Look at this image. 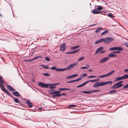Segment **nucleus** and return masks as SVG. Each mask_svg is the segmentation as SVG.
<instances>
[{
	"label": "nucleus",
	"instance_id": "nucleus-32",
	"mask_svg": "<svg viewBox=\"0 0 128 128\" xmlns=\"http://www.w3.org/2000/svg\"><path fill=\"white\" fill-rule=\"evenodd\" d=\"M117 50L118 51H121L122 50H123V48L121 47L117 46Z\"/></svg>",
	"mask_w": 128,
	"mask_h": 128
},
{
	"label": "nucleus",
	"instance_id": "nucleus-4",
	"mask_svg": "<svg viewBox=\"0 0 128 128\" xmlns=\"http://www.w3.org/2000/svg\"><path fill=\"white\" fill-rule=\"evenodd\" d=\"M102 86H103V81L98 82L94 83L93 86L94 88H96Z\"/></svg>",
	"mask_w": 128,
	"mask_h": 128
},
{
	"label": "nucleus",
	"instance_id": "nucleus-33",
	"mask_svg": "<svg viewBox=\"0 0 128 128\" xmlns=\"http://www.w3.org/2000/svg\"><path fill=\"white\" fill-rule=\"evenodd\" d=\"M103 28H99L96 30L95 32L96 33H98L99 32L100 30H102Z\"/></svg>",
	"mask_w": 128,
	"mask_h": 128
},
{
	"label": "nucleus",
	"instance_id": "nucleus-25",
	"mask_svg": "<svg viewBox=\"0 0 128 128\" xmlns=\"http://www.w3.org/2000/svg\"><path fill=\"white\" fill-rule=\"evenodd\" d=\"M48 88H50L52 89L55 88H56V87L54 85H48Z\"/></svg>",
	"mask_w": 128,
	"mask_h": 128
},
{
	"label": "nucleus",
	"instance_id": "nucleus-39",
	"mask_svg": "<svg viewBox=\"0 0 128 128\" xmlns=\"http://www.w3.org/2000/svg\"><path fill=\"white\" fill-rule=\"evenodd\" d=\"M42 57L40 56H36L35 57H34V58H33V59L34 60L37 59H38L39 58H42Z\"/></svg>",
	"mask_w": 128,
	"mask_h": 128
},
{
	"label": "nucleus",
	"instance_id": "nucleus-60",
	"mask_svg": "<svg viewBox=\"0 0 128 128\" xmlns=\"http://www.w3.org/2000/svg\"><path fill=\"white\" fill-rule=\"evenodd\" d=\"M48 91L49 92L52 91V92H53L54 91H56L54 90H49Z\"/></svg>",
	"mask_w": 128,
	"mask_h": 128
},
{
	"label": "nucleus",
	"instance_id": "nucleus-21",
	"mask_svg": "<svg viewBox=\"0 0 128 128\" xmlns=\"http://www.w3.org/2000/svg\"><path fill=\"white\" fill-rule=\"evenodd\" d=\"M58 90H62L63 91L64 90H71V89L68 88H58Z\"/></svg>",
	"mask_w": 128,
	"mask_h": 128
},
{
	"label": "nucleus",
	"instance_id": "nucleus-1",
	"mask_svg": "<svg viewBox=\"0 0 128 128\" xmlns=\"http://www.w3.org/2000/svg\"><path fill=\"white\" fill-rule=\"evenodd\" d=\"M49 94H53L52 96V97L54 98L55 97H59L63 96H66L67 94L66 93H63L62 94H60L61 92L59 90L54 91L53 92H49Z\"/></svg>",
	"mask_w": 128,
	"mask_h": 128
},
{
	"label": "nucleus",
	"instance_id": "nucleus-26",
	"mask_svg": "<svg viewBox=\"0 0 128 128\" xmlns=\"http://www.w3.org/2000/svg\"><path fill=\"white\" fill-rule=\"evenodd\" d=\"M107 16L111 18H114L115 17L113 15V14L111 13H109L107 15Z\"/></svg>",
	"mask_w": 128,
	"mask_h": 128
},
{
	"label": "nucleus",
	"instance_id": "nucleus-52",
	"mask_svg": "<svg viewBox=\"0 0 128 128\" xmlns=\"http://www.w3.org/2000/svg\"><path fill=\"white\" fill-rule=\"evenodd\" d=\"M121 52L120 51H113L112 52V53H116V54H119Z\"/></svg>",
	"mask_w": 128,
	"mask_h": 128
},
{
	"label": "nucleus",
	"instance_id": "nucleus-14",
	"mask_svg": "<svg viewBox=\"0 0 128 128\" xmlns=\"http://www.w3.org/2000/svg\"><path fill=\"white\" fill-rule=\"evenodd\" d=\"M80 49H78L73 51H72L70 52H68L66 53V54H74L78 52Z\"/></svg>",
	"mask_w": 128,
	"mask_h": 128
},
{
	"label": "nucleus",
	"instance_id": "nucleus-50",
	"mask_svg": "<svg viewBox=\"0 0 128 128\" xmlns=\"http://www.w3.org/2000/svg\"><path fill=\"white\" fill-rule=\"evenodd\" d=\"M96 77V76H90L88 77V78H95Z\"/></svg>",
	"mask_w": 128,
	"mask_h": 128
},
{
	"label": "nucleus",
	"instance_id": "nucleus-57",
	"mask_svg": "<svg viewBox=\"0 0 128 128\" xmlns=\"http://www.w3.org/2000/svg\"><path fill=\"white\" fill-rule=\"evenodd\" d=\"M33 60H34L33 59V58H32L30 60H26V61H27V62H30V61H33Z\"/></svg>",
	"mask_w": 128,
	"mask_h": 128
},
{
	"label": "nucleus",
	"instance_id": "nucleus-24",
	"mask_svg": "<svg viewBox=\"0 0 128 128\" xmlns=\"http://www.w3.org/2000/svg\"><path fill=\"white\" fill-rule=\"evenodd\" d=\"M100 80L99 78L96 79L94 80H90L91 82H98Z\"/></svg>",
	"mask_w": 128,
	"mask_h": 128
},
{
	"label": "nucleus",
	"instance_id": "nucleus-28",
	"mask_svg": "<svg viewBox=\"0 0 128 128\" xmlns=\"http://www.w3.org/2000/svg\"><path fill=\"white\" fill-rule=\"evenodd\" d=\"M115 72V71L113 70H112L110 72H109L108 73H107L108 75V76H109L110 75H111V74H112L114 73Z\"/></svg>",
	"mask_w": 128,
	"mask_h": 128
},
{
	"label": "nucleus",
	"instance_id": "nucleus-44",
	"mask_svg": "<svg viewBox=\"0 0 128 128\" xmlns=\"http://www.w3.org/2000/svg\"><path fill=\"white\" fill-rule=\"evenodd\" d=\"M118 81L120 80H123V76H120L118 78H117Z\"/></svg>",
	"mask_w": 128,
	"mask_h": 128
},
{
	"label": "nucleus",
	"instance_id": "nucleus-63",
	"mask_svg": "<svg viewBox=\"0 0 128 128\" xmlns=\"http://www.w3.org/2000/svg\"><path fill=\"white\" fill-rule=\"evenodd\" d=\"M76 91V90H70V92H74Z\"/></svg>",
	"mask_w": 128,
	"mask_h": 128
},
{
	"label": "nucleus",
	"instance_id": "nucleus-64",
	"mask_svg": "<svg viewBox=\"0 0 128 128\" xmlns=\"http://www.w3.org/2000/svg\"><path fill=\"white\" fill-rule=\"evenodd\" d=\"M88 70L89 72H92V70L91 69H88Z\"/></svg>",
	"mask_w": 128,
	"mask_h": 128
},
{
	"label": "nucleus",
	"instance_id": "nucleus-27",
	"mask_svg": "<svg viewBox=\"0 0 128 128\" xmlns=\"http://www.w3.org/2000/svg\"><path fill=\"white\" fill-rule=\"evenodd\" d=\"M96 6L97 7V8H96V10H100L102 9V8L101 6Z\"/></svg>",
	"mask_w": 128,
	"mask_h": 128
},
{
	"label": "nucleus",
	"instance_id": "nucleus-41",
	"mask_svg": "<svg viewBox=\"0 0 128 128\" xmlns=\"http://www.w3.org/2000/svg\"><path fill=\"white\" fill-rule=\"evenodd\" d=\"M60 84V83H56L49 84V85H54V86L58 85Z\"/></svg>",
	"mask_w": 128,
	"mask_h": 128
},
{
	"label": "nucleus",
	"instance_id": "nucleus-46",
	"mask_svg": "<svg viewBox=\"0 0 128 128\" xmlns=\"http://www.w3.org/2000/svg\"><path fill=\"white\" fill-rule=\"evenodd\" d=\"M84 58V56H83L81 57L78 60V61H81L83 60Z\"/></svg>",
	"mask_w": 128,
	"mask_h": 128
},
{
	"label": "nucleus",
	"instance_id": "nucleus-37",
	"mask_svg": "<svg viewBox=\"0 0 128 128\" xmlns=\"http://www.w3.org/2000/svg\"><path fill=\"white\" fill-rule=\"evenodd\" d=\"M43 75L46 76H50V74L48 73H43Z\"/></svg>",
	"mask_w": 128,
	"mask_h": 128
},
{
	"label": "nucleus",
	"instance_id": "nucleus-22",
	"mask_svg": "<svg viewBox=\"0 0 128 128\" xmlns=\"http://www.w3.org/2000/svg\"><path fill=\"white\" fill-rule=\"evenodd\" d=\"M40 66L44 68L45 69H49L50 68L48 67V65L45 66L43 64H41Z\"/></svg>",
	"mask_w": 128,
	"mask_h": 128
},
{
	"label": "nucleus",
	"instance_id": "nucleus-7",
	"mask_svg": "<svg viewBox=\"0 0 128 128\" xmlns=\"http://www.w3.org/2000/svg\"><path fill=\"white\" fill-rule=\"evenodd\" d=\"M66 44L62 43L60 46V50L63 52L66 50Z\"/></svg>",
	"mask_w": 128,
	"mask_h": 128
},
{
	"label": "nucleus",
	"instance_id": "nucleus-40",
	"mask_svg": "<svg viewBox=\"0 0 128 128\" xmlns=\"http://www.w3.org/2000/svg\"><path fill=\"white\" fill-rule=\"evenodd\" d=\"M14 100L15 102L16 103H18L19 102V100L18 98H15L14 99Z\"/></svg>",
	"mask_w": 128,
	"mask_h": 128
},
{
	"label": "nucleus",
	"instance_id": "nucleus-16",
	"mask_svg": "<svg viewBox=\"0 0 128 128\" xmlns=\"http://www.w3.org/2000/svg\"><path fill=\"white\" fill-rule=\"evenodd\" d=\"M12 94L16 96H20L19 92L17 91L13 92Z\"/></svg>",
	"mask_w": 128,
	"mask_h": 128
},
{
	"label": "nucleus",
	"instance_id": "nucleus-30",
	"mask_svg": "<svg viewBox=\"0 0 128 128\" xmlns=\"http://www.w3.org/2000/svg\"><path fill=\"white\" fill-rule=\"evenodd\" d=\"M117 46L111 47L110 48V50H117Z\"/></svg>",
	"mask_w": 128,
	"mask_h": 128
},
{
	"label": "nucleus",
	"instance_id": "nucleus-59",
	"mask_svg": "<svg viewBox=\"0 0 128 128\" xmlns=\"http://www.w3.org/2000/svg\"><path fill=\"white\" fill-rule=\"evenodd\" d=\"M0 82L1 84H4V82L2 80H0Z\"/></svg>",
	"mask_w": 128,
	"mask_h": 128
},
{
	"label": "nucleus",
	"instance_id": "nucleus-62",
	"mask_svg": "<svg viewBox=\"0 0 128 128\" xmlns=\"http://www.w3.org/2000/svg\"><path fill=\"white\" fill-rule=\"evenodd\" d=\"M106 51L105 50H102L100 52V54H102L104 52H105Z\"/></svg>",
	"mask_w": 128,
	"mask_h": 128
},
{
	"label": "nucleus",
	"instance_id": "nucleus-5",
	"mask_svg": "<svg viewBox=\"0 0 128 128\" xmlns=\"http://www.w3.org/2000/svg\"><path fill=\"white\" fill-rule=\"evenodd\" d=\"M104 42L105 43L108 44L110 42L113 41L114 40V38L110 37H108L106 38H104Z\"/></svg>",
	"mask_w": 128,
	"mask_h": 128
},
{
	"label": "nucleus",
	"instance_id": "nucleus-23",
	"mask_svg": "<svg viewBox=\"0 0 128 128\" xmlns=\"http://www.w3.org/2000/svg\"><path fill=\"white\" fill-rule=\"evenodd\" d=\"M80 45L77 46L73 47H70V49L72 50H74L76 48H77L80 47Z\"/></svg>",
	"mask_w": 128,
	"mask_h": 128
},
{
	"label": "nucleus",
	"instance_id": "nucleus-31",
	"mask_svg": "<svg viewBox=\"0 0 128 128\" xmlns=\"http://www.w3.org/2000/svg\"><path fill=\"white\" fill-rule=\"evenodd\" d=\"M109 32V31L108 30H106L104 31L101 34V35H103L106 33H107Z\"/></svg>",
	"mask_w": 128,
	"mask_h": 128
},
{
	"label": "nucleus",
	"instance_id": "nucleus-36",
	"mask_svg": "<svg viewBox=\"0 0 128 128\" xmlns=\"http://www.w3.org/2000/svg\"><path fill=\"white\" fill-rule=\"evenodd\" d=\"M128 88V86L127 84L124 85L122 88V90H125V89Z\"/></svg>",
	"mask_w": 128,
	"mask_h": 128
},
{
	"label": "nucleus",
	"instance_id": "nucleus-43",
	"mask_svg": "<svg viewBox=\"0 0 128 128\" xmlns=\"http://www.w3.org/2000/svg\"><path fill=\"white\" fill-rule=\"evenodd\" d=\"M100 91V90H91V93H94V92H98Z\"/></svg>",
	"mask_w": 128,
	"mask_h": 128
},
{
	"label": "nucleus",
	"instance_id": "nucleus-11",
	"mask_svg": "<svg viewBox=\"0 0 128 128\" xmlns=\"http://www.w3.org/2000/svg\"><path fill=\"white\" fill-rule=\"evenodd\" d=\"M104 49V48L102 46H100L96 50L95 54H96L99 53L101 51Z\"/></svg>",
	"mask_w": 128,
	"mask_h": 128
},
{
	"label": "nucleus",
	"instance_id": "nucleus-54",
	"mask_svg": "<svg viewBox=\"0 0 128 128\" xmlns=\"http://www.w3.org/2000/svg\"><path fill=\"white\" fill-rule=\"evenodd\" d=\"M113 87V86L112 87H111L110 88H113V90H114V89L118 88L117 86H114V87Z\"/></svg>",
	"mask_w": 128,
	"mask_h": 128
},
{
	"label": "nucleus",
	"instance_id": "nucleus-19",
	"mask_svg": "<svg viewBox=\"0 0 128 128\" xmlns=\"http://www.w3.org/2000/svg\"><path fill=\"white\" fill-rule=\"evenodd\" d=\"M112 81H109L106 82H103V86H104L108 84H112Z\"/></svg>",
	"mask_w": 128,
	"mask_h": 128
},
{
	"label": "nucleus",
	"instance_id": "nucleus-10",
	"mask_svg": "<svg viewBox=\"0 0 128 128\" xmlns=\"http://www.w3.org/2000/svg\"><path fill=\"white\" fill-rule=\"evenodd\" d=\"M109 59L108 57H105L100 60V62L101 63H103L108 60Z\"/></svg>",
	"mask_w": 128,
	"mask_h": 128
},
{
	"label": "nucleus",
	"instance_id": "nucleus-2",
	"mask_svg": "<svg viewBox=\"0 0 128 128\" xmlns=\"http://www.w3.org/2000/svg\"><path fill=\"white\" fill-rule=\"evenodd\" d=\"M78 63L76 62L74 63L73 64H70L66 68H62V71H64L66 70H69L70 69L74 67Z\"/></svg>",
	"mask_w": 128,
	"mask_h": 128
},
{
	"label": "nucleus",
	"instance_id": "nucleus-13",
	"mask_svg": "<svg viewBox=\"0 0 128 128\" xmlns=\"http://www.w3.org/2000/svg\"><path fill=\"white\" fill-rule=\"evenodd\" d=\"M7 86L8 89L11 91H15L16 90L14 88L12 87L11 86L8 85V86L5 85Z\"/></svg>",
	"mask_w": 128,
	"mask_h": 128
},
{
	"label": "nucleus",
	"instance_id": "nucleus-53",
	"mask_svg": "<svg viewBox=\"0 0 128 128\" xmlns=\"http://www.w3.org/2000/svg\"><path fill=\"white\" fill-rule=\"evenodd\" d=\"M45 59L46 60L48 61H49L50 60V59L48 57H46L45 58Z\"/></svg>",
	"mask_w": 128,
	"mask_h": 128
},
{
	"label": "nucleus",
	"instance_id": "nucleus-35",
	"mask_svg": "<svg viewBox=\"0 0 128 128\" xmlns=\"http://www.w3.org/2000/svg\"><path fill=\"white\" fill-rule=\"evenodd\" d=\"M106 76H108V74H104L103 75H102L100 76V77H98V78H102Z\"/></svg>",
	"mask_w": 128,
	"mask_h": 128
},
{
	"label": "nucleus",
	"instance_id": "nucleus-8",
	"mask_svg": "<svg viewBox=\"0 0 128 128\" xmlns=\"http://www.w3.org/2000/svg\"><path fill=\"white\" fill-rule=\"evenodd\" d=\"M50 69L56 70V71L63 72L62 68H57L56 66H53L50 68Z\"/></svg>",
	"mask_w": 128,
	"mask_h": 128
},
{
	"label": "nucleus",
	"instance_id": "nucleus-48",
	"mask_svg": "<svg viewBox=\"0 0 128 128\" xmlns=\"http://www.w3.org/2000/svg\"><path fill=\"white\" fill-rule=\"evenodd\" d=\"M87 75V74L86 73H84L82 74V76H80L81 77H82H82H84L85 76H86Z\"/></svg>",
	"mask_w": 128,
	"mask_h": 128
},
{
	"label": "nucleus",
	"instance_id": "nucleus-17",
	"mask_svg": "<svg viewBox=\"0 0 128 128\" xmlns=\"http://www.w3.org/2000/svg\"><path fill=\"white\" fill-rule=\"evenodd\" d=\"M80 93H85L87 94H90L91 93V90L88 91H81L80 92Z\"/></svg>",
	"mask_w": 128,
	"mask_h": 128
},
{
	"label": "nucleus",
	"instance_id": "nucleus-18",
	"mask_svg": "<svg viewBox=\"0 0 128 128\" xmlns=\"http://www.w3.org/2000/svg\"><path fill=\"white\" fill-rule=\"evenodd\" d=\"M117 93L116 90H112L110 91L108 93V94H116Z\"/></svg>",
	"mask_w": 128,
	"mask_h": 128
},
{
	"label": "nucleus",
	"instance_id": "nucleus-42",
	"mask_svg": "<svg viewBox=\"0 0 128 128\" xmlns=\"http://www.w3.org/2000/svg\"><path fill=\"white\" fill-rule=\"evenodd\" d=\"M96 10H96H92L91 12L94 14H97V11Z\"/></svg>",
	"mask_w": 128,
	"mask_h": 128
},
{
	"label": "nucleus",
	"instance_id": "nucleus-56",
	"mask_svg": "<svg viewBox=\"0 0 128 128\" xmlns=\"http://www.w3.org/2000/svg\"><path fill=\"white\" fill-rule=\"evenodd\" d=\"M72 80H71L69 81L66 82V83H71L73 82Z\"/></svg>",
	"mask_w": 128,
	"mask_h": 128
},
{
	"label": "nucleus",
	"instance_id": "nucleus-6",
	"mask_svg": "<svg viewBox=\"0 0 128 128\" xmlns=\"http://www.w3.org/2000/svg\"><path fill=\"white\" fill-rule=\"evenodd\" d=\"M0 86L1 87V89L2 90L5 92L6 94L9 95L11 94V93H10L8 90H7L4 88L2 84H0Z\"/></svg>",
	"mask_w": 128,
	"mask_h": 128
},
{
	"label": "nucleus",
	"instance_id": "nucleus-15",
	"mask_svg": "<svg viewBox=\"0 0 128 128\" xmlns=\"http://www.w3.org/2000/svg\"><path fill=\"white\" fill-rule=\"evenodd\" d=\"M104 38H102L97 41H96L95 42V44H97L101 42H104Z\"/></svg>",
	"mask_w": 128,
	"mask_h": 128
},
{
	"label": "nucleus",
	"instance_id": "nucleus-29",
	"mask_svg": "<svg viewBox=\"0 0 128 128\" xmlns=\"http://www.w3.org/2000/svg\"><path fill=\"white\" fill-rule=\"evenodd\" d=\"M122 76L123 80L128 78V75L126 74H124L123 76Z\"/></svg>",
	"mask_w": 128,
	"mask_h": 128
},
{
	"label": "nucleus",
	"instance_id": "nucleus-3",
	"mask_svg": "<svg viewBox=\"0 0 128 128\" xmlns=\"http://www.w3.org/2000/svg\"><path fill=\"white\" fill-rule=\"evenodd\" d=\"M48 85H49L48 83H46L42 82H39L38 83V85L42 88H48Z\"/></svg>",
	"mask_w": 128,
	"mask_h": 128
},
{
	"label": "nucleus",
	"instance_id": "nucleus-58",
	"mask_svg": "<svg viewBox=\"0 0 128 128\" xmlns=\"http://www.w3.org/2000/svg\"><path fill=\"white\" fill-rule=\"evenodd\" d=\"M82 77H80V78H78L76 79V80H77V81L78 82V81H80L82 79Z\"/></svg>",
	"mask_w": 128,
	"mask_h": 128
},
{
	"label": "nucleus",
	"instance_id": "nucleus-55",
	"mask_svg": "<svg viewBox=\"0 0 128 128\" xmlns=\"http://www.w3.org/2000/svg\"><path fill=\"white\" fill-rule=\"evenodd\" d=\"M82 87L81 84H80L79 85H78L77 86V88H79Z\"/></svg>",
	"mask_w": 128,
	"mask_h": 128
},
{
	"label": "nucleus",
	"instance_id": "nucleus-12",
	"mask_svg": "<svg viewBox=\"0 0 128 128\" xmlns=\"http://www.w3.org/2000/svg\"><path fill=\"white\" fill-rule=\"evenodd\" d=\"M78 76V74H73L69 76L66 77V79L71 78H73L76 77Z\"/></svg>",
	"mask_w": 128,
	"mask_h": 128
},
{
	"label": "nucleus",
	"instance_id": "nucleus-49",
	"mask_svg": "<svg viewBox=\"0 0 128 128\" xmlns=\"http://www.w3.org/2000/svg\"><path fill=\"white\" fill-rule=\"evenodd\" d=\"M123 44L125 45L126 47L128 48V42H124Z\"/></svg>",
	"mask_w": 128,
	"mask_h": 128
},
{
	"label": "nucleus",
	"instance_id": "nucleus-20",
	"mask_svg": "<svg viewBox=\"0 0 128 128\" xmlns=\"http://www.w3.org/2000/svg\"><path fill=\"white\" fill-rule=\"evenodd\" d=\"M114 53H111L108 55V57L112 58L114 57H115L116 56L114 54Z\"/></svg>",
	"mask_w": 128,
	"mask_h": 128
},
{
	"label": "nucleus",
	"instance_id": "nucleus-61",
	"mask_svg": "<svg viewBox=\"0 0 128 128\" xmlns=\"http://www.w3.org/2000/svg\"><path fill=\"white\" fill-rule=\"evenodd\" d=\"M124 72H128V69H126L124 70Z\"/></svg>",
	"mask_w": 128,
	"mask_h": 128
},
{
	"label": "nucleus",
	"instance_id": "nucleus-47",
	"mask_svg": "<svg viewBox=\"0 0 128 128\" xmlns=\"http://www.w3.org/2000/svg\"><path fill=\"white\" fill-rule=\"evenodd\" d=\"M90 82V80H87L86 81V82L82 83L84 86H85L86 84H87L88 82Z\"/></svg>",
	"mask_w": 128,
	"mask_h": 128
},
{
	"label": "nucleus",
	"instance_id": "nucleus-9",
	"mask_svg": "<svg viewBox=\"0 0 128 128\" xmlns=\"http://www.w3.org/2000/svg\"><path fill=\"white\" fill-rule=\"evenodd\" d=\"M26 103L28 106L29 108H32L33 106L32 103L30 102V100H26Z\"/></svg>",
	"mask_w": 128,
	"mask_h": 128
},
{
	"label": "nucleus",
	"instance_id": "nucleus-38",
	"mask_svg": "<svg viewBox=\"0 0 128 128\" xmlns=\"http://www.w3.org/2000/svg\"><path fill=\"white\" fill-rule=\"evenodd\" d=\"M68 108H74L76 106L74 104H70L68 106Z\"/></svg>",
	"mask_w": 128,
	"mask_h": 128
},
{
	"label": "nucleus",
	"instance_id": "nucleus-51",
	"mask_svg": "<svg viewBox=\"0 0 128 128\" xmlns=\"http://www.w3.org/2000/svg\"><path fill=\"white\" fill-rule=\"evenodd\" d=\"M89 68L88 67H87L86 66H83L81 68L82 69H88Z\"/></svg>",
	"mask_w": 128,
	"mask_h": 128
},
{
	"label": "nucleus",
	"instance_id": "nucleus-45",
	"mask_svg": "<svg viewBox=\"0 0 128 128\" xmlns=\"http://www.w3.org/2000/svg\"><path fill=\"white\" fill-rule=\"evenodd\" d=\"M123 85V84H118L117 85H116L118 88H120L122 87Z\"/></svg>",
	"mask_w": 128,
	"mask_h": 128
},
{
	"label": "nucleus",
	"instance_id": "nucleus-34",
	"mask_svg": "<svg viewBox=\"0 0 128 128\" xmlns=\"http://www.w3.org/2000/svg\"><path fill=\"white\" fill-rule=\"evenodd\" d=\"M123 82V81H120L118 82H117V83L116 84L114 85L113 86V87H114V86H116V85H117L118 84H122L121 83H122Z\"/></svg>",
	"mask_w": 128,
	"mask_h": 128
}]
</instances>
